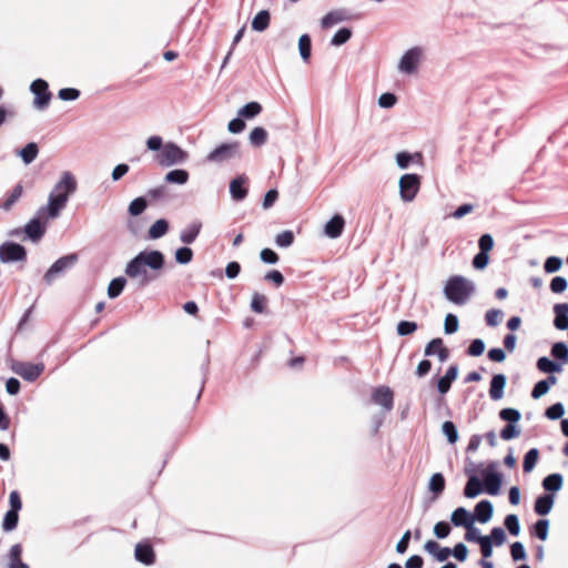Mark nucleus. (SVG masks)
Returning a JSON list of instances; mask_svg holds the SVG:
<instances>
[{
  "instance_id": "c03bdc74",
  "label": "nucleus",
  "mask_w": 568,
  "mask_h": 568,
  "mask_svg": "<svg viewBox=\"0 0 568 568\" xmlns=\"http://www.w3.org/2000/svg\"><path fill=\"white\" fill-rule=\"evenodd\" d=\"M442 432L447 437L449 444H455L458 440V432L454 423L447 420L442 425Z\"/></svg>"
},
{
  "instance_id": "dca6fc26",
  "label": "nucleus",
  "mask_w": 568,
  "mask_h": 568,
  "mask_svg": "<svg viewBox=\"0 0 568 568\" xmlns=\"http://www.w3.org/2000/svg\"><path fill=\"white\" fill-rule=\"evenodd\" d=\"M345 220L342 215H334L324 226V234L329 239H337L342 235Z\"/></svg>"
},
{
  "instance_id": "6e6552de",
  "label": "nucleus",
  "mask_w": 568,
  "mask_h": 568,
  "mask_svg": "<svg viewBox=\"0 0 568 568\" xmlns=\"http://www.w3.org/2000/svg\"><path fill=\"white\" fill-rule=\"evenodd\" d=\"M78 261L77 254H69L57 260L45 272L43 280L47 284H51L57 276L71 268Z\"/></svg>"
},
{
  "instance_id": "393cba45",
  "label": "nucleus",
  "mask_w": 568,
  "mask_h": 568,
  "mask_svg": "<svg viewBox=\"0 0 568 568\" xmlns=\"http://www.w3.org/2000/svg\"><path fill=\"white\" fill-rule=\"evenodd\" d=\"M458 376V367L456 365H452L446 374L438 379L437 388L440 394H446L452 383L457 378Z\"/></svg>"
},
{
  "instance_id": "9b49d317",
  "label": "nucleus",
  "mask_w": 568,
  "mask_h": 568,
  "mask_svg": "<svg viewBox=\"0 0 568 568\" xmlns=\"http://www.w3.org/2000/svg\"><path fill=\"white\" fill-rule=\"evenodd\" d=\"M12 371L21 376L23 379L33 382L36 381L43 372L44 365L40 364H31L26 362H16L12 364Z\"/></svg>"
},
{
  "instance_id": "412c9836",
  "label": "nucleus",
  "mask_w": 568,
  "mask_h": 568,
  "mask_svg": "<svg viewBox=\"0 0 568 568\" xmlns=\"http://www.w3.org/2000/svg\"><path fill=\"white\" fill-rule=\"evenodd\" d=\"M425 355H437L440 362H445L448 358V351L444 347L440 338H434L426 345Z\"/></svg>"
},
{
  "instance_id": "69168bd1",
  "label": "nucleus",
  "mask_w": 568,
  "mask_h": 568,
  "mask_svg": "<svg viewBox=\"0 0 568 568\" xmlns=\"http://www.w3.org/2000/svg\"><path fill=\"white\" fill-rule=\"evenodd\" d=\"M567 280L561 276H556L550 282V290L552 293H562L567 290Z\"/></svg>"
},
{
  "instance_id": "09e8293b",
  "label": "nucleus",
  "mask_w": 568,
  "mask_h": 568,
  "mask_svg": "<svg viewBox=\"0 0 568 568\" xmlns=\"http://www.w3.org/2000/svg\"><path fill=\"white\" fill-rule=\"evenodd\" d=\"M267 298L265 295L254 293L251 301V308L255 313H263L265 310Z\"/></svg>"
},
{
  "instance_id": "4be33fe9",
  "label": "nucleus",
  "mask_w": 568,
  "mask_h": 568,
  "mask_svg": "<svg viewBox=\"0 0 568 568\" xmlns=\"http://www.w3.org/2000/svg\"><path fill=\"white\" fill-rule=\"evenodd\" d=\"M555 321L554 325L557 329L564 331L568 328V303L556 304L554 306Z\"/></svg>"
},
{
  "instance_id": "8fccbe9b",
  "label": "nucleus",
  "mask_w": 568,
  "mask_h": 568,
  "mask_svg": "<svg viewBox=\"0 0 568 568\" xmlns=\"http://www.w3.org/2000/svg\"><path fill=\"white\" fill-rule=\"evenodd\" d=\"M486 537L491 541L493 546L495 545L497 547L504 545L506 541V534L500 527L493 528L490 535Z\"/></svg>"
},
{
  "instance_id": "473e14b6",
  "label": "nucleus",
  "mask_w": 568,
  "mask_h": 568,
  "mask_svg": "<svg viewBox=\"0 0 568 568\" xmlns=\"http://www.w3.org/2000/svg\"><path fill=\"white\" fill-rule=\"evenodd\" d=\"M428 489L438 497L445 489V478L440 473L433 474L428 481Z\"/></svg>"
},
{
  "instance_id": "58836bf2",
  "label": "nucleus",
  "mask_w": 568,
  "mask_h": 568,
  "mask_svg": "<svg viewBox=\"0 0 568 568\" xmlns=\"http://www.w3.org/2000/svg\"><path fill=\"white\" fill-rule=\"evenodd\" d=\"M125 284L126 280L122 276L113 278L108 287V296L110 298L118 297L122 293Z\"/></svg>"
},
{
  "instance_id": "2eb2a0df",
  "label": "nucleus",
  "mask_w": 568,
  "mask_h": 568,
  "mask_svg": "<svg viewBox=\"0 0 568 568\" xmlns=\"http://www.w3.org/2000/svg\"><path fill=\"white\" fill-rule=\"evenodd\" d=\"M450 521L456 527L467 528V527L474 525L475 517L466 508L458 507L452 513Z\"/></svg>"
},
{
  "instance_id": "b1692460",
  "label": "nucleus",
  "mask_w": 568,
  "mask_h": 568,
  "mask_svg": "<svg viewBox=\"0 0 568 568\" xmlns=\"http://www.w3.org/2000/svg\"><path fill=\"white\" fill-rule=\"evenodd\" d=\"M202 229V222L193 221L181 232L180 241L184 244H192Z\"/></svg>"
},
{
  "instance_id": "338daca9",
  "label": "nucleus",
  "mask_w": 568,
  "mask_h": 568,
  "mask_svg": "<svg viewBox=\"0 0 568 568\" xmlns=\"http://www.w3.org/2000/svg\"><path fill=\"white\" fill-rule=\"evenodd\" d=\"M485 351V343L480 338L474 339L468 347V355L480 356Z\"/></svg>"
},
{
  "instance_id": "20e7f679",
  "label": "nucleus",
  "mask_w": 568,
  "mask_h": 568,
  "mask_svg": "<svg viewBox=\"0 0 568 568\" xmlns=\"http://www.w3.org/2000/svg\"><path fill=\"white\" fill-rule=\"evenodd\" d=\"M426 57L425 48L415 45L400 55L397 62V71L404 75H416Z\"/></svg>"
},
{
  "instance_id": "9d476101",
  "label": "nucleus",
  "mask_w": 568,
  "mask_h": 568,
  "mask_svg": "<svg viewBox=\"0 0 568 568\" xmlns=\"http://www.w3.org/2000/svg\"><path fill=\"white\" fill-rule=\"evenodd\" d=\"M26 255L24 247L18 243L6 242L0 245V261L2 263L23 261Z\"/></svg>"
},
{
  "instance_id": "5701e85b",
  "label": "nucleus",
  "mask_w": 568,
  "mask_h": 568,
  "mask_svg": "<svg viewBox=\"0 0 568 568\" xmlns=\"http://www.w3.org/2000/svg\"><path fill=\"white\" fill-rule=\"evenodd\" d=\"M424 549L433 555L438 561H445L452 554V550L447 547H440L438 542L428 540L424 545Z\"/></svg>"
},
{
  "instance_id": "4c0bfd02",
  "label": "nucleus",
  "mask_w": 568,
  "mask_h": 568,
  "mask_svg": "<svg viewBox=\"0 0 568 568\" xmlns=\"http://www.w3.org/2000/svg\"><path fill=\"white\" fill-rule=\"evenodd\" d=\"M22 192H23L22 185L17 184L13 187V190L10 192L8 197L3 202L0 203V209H2L4 211H9L12 207V205L21 197Z\"/></svg>"
},
{
  "instance_id": "bf43d9fd",
  "label": "nucleus",
  "mask_w": 568,
  "mask_h": 568,
  "mask_svg": "<svg viewBox=\"0 0 568 568\" xmlns=\"http://www.w3.org/2000/svg\"><path fill=\"white\" fill-rule=\"evenodd\" d=\"M549 520L540 519L535 524V534L540 540H546L548 537Z\"/></svg>"
},
{
  "instance_id": "ea45409f",
  "label": "nucleus",
  "mask_w": 568,
  "mask_h": 568,
  "mask_svg": "<svg viewBox=\"0 0 568 568\" xmlns=\"http://www.w3.org/2000/svg\"><path fill=\"white\" fill-rule=\"evenodd\" d=\"M352 37V30L349 28H341L331 39L333 47H341L346 43Z\"/></svg>"
},
{
  "instance_id": "13d9d810",
  "label": "nucleus",
  "mask_w": 568,
  "mask_h": 568,
  "mask_svg": "<svg viewBox=\"0 0 568 568\" xmlns=\"http://www.w3.org/2000/svg\"><path fill=\"white\" fill-rule=\"evenodd\" d=\"M499 416L503 420L509 424H516L520 419V413L515 408H504L500 410Z\"/></svg>"
},
{
  "instance_id": "7ed1b4c3",
  "label": "nucleus",
  "mask_w": 568,
  "mask_h": 568,
  "mask_svg": "<svg viewBox=\"0 0 568 568\" xmlns=\"http://www.w3.org/2000/svg\"><path fill=\"white\" fill-rule=\"evenodd\" d=\"M475 290L476 286L473 281L462 275H454L445 284L444 295L449 302L464 305L469 301Z\"/></svg>"
},
{
  "instance_id": "f03ea898",
  "label": "nucleus",
  "mask_w": 568,
  "mask_h": 568,
  "mask_svg": "<svg viewBox=\"0 0 568 568\" xmlns=\"http://www.w3.org/2000/svg\"><path fill=\"white\" fill-rule=\"evenodd\" d=\"M75 190L77 180L74 175L69 171L62 172L60 179L49 193L47 205L39 207L38 215L40 217L57 219L67 206L69 197Z\"/></svg>"
},
{
  "instance_id": "39448f33",
  "label": "nucleus",
  "mask_w": 568,
  "mask_h": 568,
  "mask_svg": "<svg viewBox=\"0 0 568 568\" xmlns=\"http://www.w3.org/2000/svg\"><path fill=\"white\" fill-rule=\"evenodd\" d=\"M187 152L173 142H168L162 148L156 160L161 166H173L182 164L187 160Z\"/></svg>"
},
{
  "instance_id": "680f3d73",
  "label": "nucleus",
  "mask_w": 568,
  "mask_h": 568,
  "mask_svg": "<svg viewBox=\"0 0 568 568\" xmlns=\"http://www.w3.org/2000/svg\"><path fill=\"white\" fill-rule=\"evenodd\" d=\"M417 329L415 322L402 321L397 324V334L400 336L409 335Z\"/></svg>"
},
{
  "instance_id": "79ce46f5",
  "label": "nucleus",
  "mask_w": 568,
  "mask_h": 568,
  "mask_svg": "<svg viewBox=\"0 0 568 568\" xmlns=\"http://www.w3.org/2000/svg\"><path fill=\"white\" fill-rule=\"evenodd\" d=\"M537 367L539 371L544 373H555L560 372L561 366L552 361H550L548 357H540L537 361Z\"/></svg>"
},
{
  "instance_id": "1a4fd4ad",
  "label": "nucleus",
  "mask_w": 568,
  "mask_h": 568,
  "mask_svg": "<svg viewBox=\"0 0 568 568\" xmlns=\"http://www.w3.org/2000/svg\"><path fill=\"white\" fill-rule=\"evenodd\" d=\"M496 468L497 464L490 463L486 469L481 470L485 490L491 496L498 495L501 486V475L496 471Z\"/></svg>"
},
{
  "instance_id": "3c124183",
  "label": "nucleus",
  "mask_w": 568,
  "mask_h": 568,
  "mask_svg": "<svg viewBox=\"0 0 568 568\" xmlns=\"http://www.w3.org/2000/svg\"><path fill=\"white\" fill-rule=\"evenodd\" d=\"M505 526L508 529L509 534L513 536H518L520 532L519 519L516 515L511 514L506 516Z\"/></svg>"
},
{
  "instance_id": "0e129e2a",
  "label": "nucleus",
  "mask_w": 568,
  "mask_h": 568,
  "mask_svg": "<svg viewBox=\"0 0 568 568\" xmlns=\"http://www.w3.org/2000/svg\"><path fill=\"white\" fill-rule=\"evenodd\" d=\"M397 102V98L393 93H383L378 98V105L383 109H390L393 108Z\"/></svg>"
},
{
  "instance_id": "6e6d98bb",
  "label": "nucleus",
  "mask_w": 568,
  "mask_h": 568,
  "mask_svg": "<svg viewBox=\"0 0 568 568\" xmlns=\"http://www.w3.org/2000/svg\"><path fill=\"white\" fill-rule=\"evenodd\" d=\"M485 538L487 537L481 536L479 529L474 525L466 528L465 539L467 541L481 544Z\"/></svg>"
},
{
  "instance_id": "ddd939ff",
  "label": "nucleus",
  "mask_w": 568,
  "mask_h": 568,
  "mask_svg": "<svg viewBox=\"0 0 568 568\" xmlns=\"http://www.w3.org/2000/svg\"><path fill=\"white\" fill-rule=\"evenodd\" d=\"M347 20H349V14L346 9H334L323 16L320 23L322 29H331Z\"/></svg>"
},
{
  "instance_id": "a19ab883",
  "label": "nucleus",
  "mask_w": 568,
  "mask_h": 568,
  "mask_svg": "<svg viewBox=\"0 0 568 568\" xmlns=\"http://www.w3.org/2000/svg\"><path fill=\"white\" fill-rule=\"evenodd\" d=\"M420 154L419 153H415V154H410V153H407V152H398L396 154V163L398 165L399 169L402 170H405L409 166V163L417 160V159H420Z\"/></svg>"
},
{
  "instance_id": "72a5a7b5",
  "label": "nucleus",
  "mask_w": 568,
  "mask_h": 568,
  "mask_svg": "<svg viewBox=\"0 0 568 568\" xmlns=\"http://www.w3.org/2000/svg\"><path fill=\"white\" fill-rule=\"evenodd\" d=\"M542 487L548 491H558L562 487V476L560 474H551L544 478Z\"/></svg>"
},
{
  "instance_id": "de8ad7c7",
  "label": "nucleus",
  "mask_w": 568,
  "mask_h": 568,
  "mask_svg": "<svg viewBox=\"0 0 568 568\" xmlns=\"http://www.w3.org/2000/svg\"><path fill=\"white\" fill-rule=\"evenodd\" d=\"M551 355L568 363V346L562 342L555 343L551 347Z\"/></svg>"
},
{
  "instance_id": "7c9ffc66",
  "label": "nucleus",
  "mask_w": 568,
  "mask_h": 568,
  "mask_svg": "<svg viewBox=\"0 0 568 568\" xmlns=\"http://www.w3.org/2000/svg\"><path fill=\"white\" fill-rule=\"evenodd\" d=\"M298 52L303 62L307 63L312 52V42L308 34H302L298 38Z\"/></svg>"
},
{
  "instance_id": "4d7b16f0",
  "label": "nucleus",
  "mask_w": 568,
  "mask_h": 568,
  "mask_svg": "<svg viewBox=\"0 0 568 568\" xmlns=\"http://www.w3.org/2000/svg\"><path fill=\"white\" fill-rule=\"evenodd\" d=\"M562 266V261L560 257L550 256L545 261L544 270L546 273H555L559 271Z\"/></svg>"
},
{
  "instance_id": "f704fd0d",
  "label": "nucleus",
  "mask_w": 568,
  "mask_h": 568,
  "mask_svg": "<svg viewBox=\"0 0 568 568\" xmlns=\"http://www.w3.org/2000/svg\"><path fill=\"white\" fill-rule=\"evenodd\" d=\"M165 182L183 185L189 181V173L185 170L176 169L166 173Z\"/></svg>"
},
{
  "instance_id": "052dcab7",
  "label": "nucleus",
  "mask_w": 568,
  "mask_h": 568,
  "mask_svg": "<svg viewBox=\"0 0 568 568\" xmlns=\"http://www.w3.org/2000/svg\"><path fill=\"white\" fill-rule=\"evenodd\" d=\"M503 318V312L500 310H489L486 315L485 320L488 326L495 327L497 326Z\"/></svg>"
},
{
  "instance_id": "f8f14e48",
  "label": "nucleus",
  "mask_w": 568,
  "mask_h": 568,
  "mask_svg": "<svg viewBox=\"0 0 568 568\" xmlns=\"http://www.w3.org/2000/svg\"><path fill=\"white\" fill-rule=\"evenodd\" d=\"M30 90L34 94V106L39 110L45 109L51 99L48 83L42 79H38L31 83Z\"/></svg>"
},
{
  "instance_id": "cd10ccee",
  "label": "nucleus",
  "mask_w": 568,
  "mask_h": 568,
  "mask_svg": "<svg viewBox=\"0 0 568 568\" xmlns=\"http://www.w3.org/2000/svg\"><path fill=\"white\" fill-rule=\"evenodd\" d=\"M135 558L140 562L145 565H151L154 561V552L150 545L148 544H138L135 546Z\"/></svg>"
},
{
  "instance_id": "6ab92c4d",
  "label": "nucleus",
  "mask_w": 568,
  "mask_h": 568,
  "mask_svg": "<svg viewBox=\"0 0 568 568\" xmlns=\"http://www.w3.org/2000/svg\"><path fill=\"white\" fill-rule=\"evenodd\" d=\"M493 513H494L493 504L489 500H481L475 507L474 517H475V520H477L481 524H486L491 519Z\"/></svg>"
},
{
  "instance_id": "a878e982",
  "label": "nucleus",
  "mask_w": 568,
  "mask_h": 568,
  "mask_svg": "<svg viewBox=\"0 0 568 568\" xmlns=\"http://www.w3.org/2000/svg\"><path fill=\"white\" fill-rule=\"evenodd\" d=\"M506 386V377L503 374H497L490 382L489 396L493 400H498L504 396V388Z\"/></svg>"
},
{
  "instance_id": "f257e3e1",
  "label": "nucleus",
  "mask_w": 568,
  "mask_h": 568,
  "mask_svg": "<svg viewBox=\"0 0 568 568\" xmlns=\"http://www.w3.org/2000/svg\"><path fill=\"white\" fill-rule=\"evenodd\" d=\"M163 266L164 255L162 252L142 251L126 264L125 274L140 286H145L158 278Z\"/></svg>"
},
{
  "instance_id": "c756f323",
  "label": "nucleus",
  "mask_w": 568,
  "mask_h": 568,
  "mask_svg": "<svg viewBox=\"0 0 568 568\" xmlns=\"http://www.w3.org/2000/svg\"><path fill=\"white\" fill-rule=\"evenodd\" d=\"M39 153L37 143L30 142L23 149L18 151V155L21 158L26 165L32 163Z\"/></svg>"
},
{
  "instance_id": "a211bd4d",
  "label": "nucleus",
  "mask_w": 568,
  "mask_h": 568,
  "mask_svg": "<svg viewBox=\"0 0 568 568\" xmlns=\"http://www.w3.org/2000/svg\"><path fill=\"white\" fill-rule=\"evenodd\" d=\"M372 398L375 404L383 406L387 412L393 408V392L388 387L376 388Z\"/></svg>"
},
{
  "instance_id": "a18cd8bd",
  "label": "nucleus",
  "mask_w": 568,
  "mask_h": 568,
  "mask_svg": "<svg viewBox=\"0 0 568 568\" xmlns=\"http://www.w3.org/2000/svg\"><path fill=\"white\" fill-rule=\"evenodd\" d=\"M18 511L14 510H8L4 515L2 528L4 531H11L13 530L18 525Z\"/></svg>"
},
{
  "instance_id": "603ef678",
  "label": "nucleus",
  "mask_w": 568,
  "mask_h": 568,
  "mask_svg": "<svg viewBox=\"0 0 568 568\" xmlns=\"http://www.w3.org/2000/svg\"><path fill=\"white\" fill-rule=\"evenodd\" d=\"M294 242V234L292 231H284L276 235L275 243L280 247H288Z\"/></svg>"
},
{
  "instance_id": "2f4dec72",
  "label": "nucleus",
  "mask_w": 568,
  "mask_h": 568,
  "mask_svg": "<svg viewBox=\"0 0 568 568\" xmlns=\"http://www.w3.org/2000/svg\"><path fill=\"white\" fill-rule=\"evenodd\" d=\"M267 135V131L264 128L256 126L251 131L248 135V141L255 148L262 146L263 144L266 143Z\"/></svg>"
},
{
  "instance_id": "c9c22d12",
  "label": "nucleus",
  "mask_w": 568,
  "mask_h": 568,
  "mask_svg": "<svg viewBox=\"0 0 568 568\" xmlns=\"http://www.w3.org/2000/svg\"><path fill=\"white\" fill-rule=\"evenodd\" d=\"M270 24V13L266 10L260 11L252 20V29L258 32L264 31Z\"/></svg>"
},
{
  "instance_id": "423d86ee",
  "label": "nucleus",
  "mask_w": 568,
  "mask_h": 568,
  "mask_svg": "<svg viewBox=\"0 0 568 568\" xmlns=\"http://www.w3.org/2000/svg\"><path fill=\"white\" fill-rule=\"evenodd\" d=\"M399 196L404 202H412L420 187V178L417 174H404L398 181Z\"/></svg>"
},
{
  "instance_id": "37998d69",
  "label": "nucleus",
  "mask_w": 568,
  "mask_h": 568,
  "mask_svg": "<svg viewBox=\"0 0 568 568\" xmlns=\"http://www.w3.org/2000/svg\"><path fill=\"white\" fill-rule=\"evenodd\" d=\"M538 456L539 452L537 448H531L529 452H527V454L524 457L523 465L525 473H530L535 468L536 463L538 460Z\"/></svg>"
},
{
  "instance_id": "f3484780",
  "label": "nucleus",
  "mask_w": 568,
  "mask_h": 568,
  "mask_svg": "<svg viewBox=\"0 0 568 568\" xmlns=\"http://www.w3.org/2000/svg\"><path fill=\"white\" fill-rule=\"evenodd\" d=\"M465 473L468 476V480L464 489V495L467 498H475L483 491V484L468 468H465Z\"/></svg>"
},
{
  "instance_id": "5fc2aeb1",
  "label": "nucleus",
  "mask_w": 568,
  "mask_h": 568,
  "mask_svg": "<svg viewBox=\"0 0 568 568\" xmlns=\"http://www.w3.org/2000/svg\"><path fill=\"white\" fill-rule=\"evenodd\" d=\"M193 252L190 247H180L175 251V261L179 264H187L192 261Z\"/></svg>"
},
{
  "instance_id": "774afa93",
  "label": "nucleus",
  "mask_w": 568,
  "mask_h": 568,
  "mask_svg": "<svg viewBox=\"0 0 568 568\" xmlns=\"http://www.w3.org/2000/svg\"><path fill=\"white\" fill-rule=\"evenodd\" d=\"M510 555L515 561L525 559L526 551L524 545L519 541L514 542L510 547Z\"/></svg>"
},
{
  "instance_id": "c85d7f7f",
  "label": "nucleus",
  "mask_w": 568,
  "mask_h": 568,
  "mask_svg": "<svg viewBox=\"0 0 568 568\" xmlns=\"http://www.w3.org/2000/svg\"><path fill=\"white\" fill-rule=\"evenodd\" d=\"M169 223L164 219L156 220L149 229L148 235L151 240H158L168 233Z\"/></svg>"
},
{
  "instance_id": "49530a36",
  "label": "nucleus",
  "mask_w": 568,
  "mask_h": 568,
  "mask_svg": "<svg viewBox=\"0 0 568 568\" xmlns=\"http://www.w3.org/2000/svg\"><path fill=\"white\" fill-rule=\"evenodd\" d=\"M148 202L144 197H136L129 204V213L138 216L146 209Z\"/></svg>"
},
{
  "instance_id": "864d4df0",
  "label": "nucleus",
  "mask_w": 568,
  "mask_h": 568,
  "mask_svg": "<svg viewBox=\"0 0 568 568\" xmlns=\"http://www.w3.org/2000/svg\"><path fill=\"white\" fill-rule=\"evenodd\" d=\"M520 435V429L516 424H507L500 432V437L504 440H510Z\"/></svg>"
},
{
  "instance_id": "4468645a",
  "label": "nucleus",
  "mask_w": 568,
  "mask_h": 568,
  "mask_svg": "<svg viewBox=\"0 0 568 568\" xmlns=\"http://www.w3.org/2000/svg\"><path fill=\"white\" fill-rule=\"evenodd\" d=\"M41 220L47 221L48 219L37 214V217L30 220L24 226L26 235L33 242H38L45 233V222H41Z\"/></svg>"
},
{
  "instance_id": "aec40b11",
  "label": "nucleus",
  "mask_w": 568,
  "mask_h": 568,
  "mask_svg": "<svg viewBox=\"0 0 568 568\" xmlns=\"http://www.w3.org/2000/svg\"><path fill=\"white\" fill-rule=\"evenodd\" d=\"M246 178L237 176L230 182V193L234 201H242L247 195V189L245 187Z\"/></svg>"
},
{
  "instance_id": "e433bc0d",
  "label": "nucleus",
  "mask_w": 568,
  "mask_h": 568,
  "mask_svg": "<svg viewBox=\"0 0 568 568\" xmlns=\"http://www.w3.org/2000/svg\"><path fill=\"white\" fill-rule=\"evenodd\" d=\"M262 111V106L258 102H250L247 104H245L244 106H242L239 111H237V114L241 118H244V119H253L255 116H257Z\"/></svg>"
},
{
  "instance_id": "0eeeda50",
  "label": "nucleus",
  "mask_w": 568,
  "mask_h": 568,
  "mask_svg": "<svg viewBox=\"0 0 568 568\" xmlns=\"http://www.w3.org/2000/svg\"><path fill=\"white\" fill-rule=\"evenodd\" d=\"M240 144L237 142L223 143L207 154V161L216 164L224 163L239 155Z\"/></svg>"
},
{
  "instance_id": "e2e57ef3",
  "label": "nucleus",
  "mask_w": 568,
  "mask_h": 568,
  "mask_svg": "<svg viewBox=\"0 0 568 568\" xmlns=\"http://www.w3.org/2000/svg\"><path fill=\"white\" fill-rule=\"evenodd\" d=\"M446 334H453L458 331V318L454 314H447L444 323Z\"/></svg>"
},
{
  "instance_id": "bb28decb",
  "label": "nucleus",
  "mask_w": 568,
  "mask_h": 568,
  "mask_svg": "<svg viewBox=\"0 0 568 568\" xmlns=\"http://www.w3.org/2000/svg\"><path fill=\"white\" fill-rule=\"evenodd\" d=\"M554 503L555 497L552 495L539 496L535 501V511L540 516L548 515L552 509Z\"/></svg>"
}]
</instances>
